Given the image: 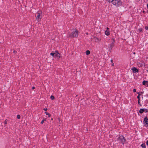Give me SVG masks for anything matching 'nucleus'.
Here are the masks:
<instances>
[{
  "instance_id": "nucleus-1",
  "label": "nucleus",
  "mask_w": 148,
  "mask_h": 148,
  "mask_svg": "<svg viewBox=\"0 0 148 148\" xmlns=\"http://www.w3.org/2000/svg\"><path fill=\"white\" fill-rule=\"evenodd\" d=\"M109 3H111L112 4L116 6L121 5L122 3L120 0H107Z\"/></svg>"
},
{
  "instance_id": "nucleus-2",
  "label": "nucleus",
  "mask_w": 148,
  "mask_h": 148,
  "mask_svg": "<svg viewBox=\"0 0 148 148\" xmlns=\"http://www.w3.org/2000/svg\"><path fill=\"white\" fill-rule=\"evenodd\" d=\"M50 55L53 56H54L55 58H57L58 59H59L60 58L61 55L57 51H56L55 52H52Z\"/></svg>"
},
{
  "instance_id": "nucleus-3",
  "label": "nucleus",
  "mask_w": 148,
  "mask_h": 148,
  "mask_svg": "<svg viewBox=\"0 0 148 148\" xmlns=\"http://www.w3.org/2000/svg\"><path fill=\"white\" fill-rule=\"evenodd\" d=\"M78 32L77 30H74L72 32L71 34H70V36L73 37H77L78 36Z\"/></svg>"
},
{
  "instance_id": "nucleus-4",
  "label": "nucleus",
  "mask_w": 148,
  "mask_h": 148,
  "mask_svg": "<svg viewBox=\"0 0 148 148\" xmlns=\"http://www.w3.org/2000/svg\"><path fill=\"white\" fill-rule=\"evenodd\" d=\"M42 18V13L41 12L37 13V16H36V20L38 21H40Z\"/></svg>"
},
{
  "instance_id": "nucleus-5",
  "label": "nucleus",
  "mask_w": 148,
  "mask_h": 148,
  "mask_svg": "<svg viewBox=\"0 0 148 148\" xmlns=\"http://www.w3.org/2000/svg\"><path fill=\"white\" fill-rule=\"evenodd\" d=\"M118 140L123 143H123L125 142V140L124 138V137L123 136H120L118 138Z\"/></svg>"
},
{
  "instance_id": "nucleus-6",
  "label": "nucleus",
  "mask_w": 148,
  "mask_h": 148,
  "mask_svg": "<svg viewBox=\"0 0 148 148\" xmlns=\"http://www.w3.org/2000/svg\"><path fill=\"white\" fill-rule=\"evenodd\" d=\"M132 71L134 73L138 72V69L134 67L132 68Z\"/></svg>"
},
{
  "instance_id": "nucleus-7",
  "label": "nucleus",
  "mask_w": 148,
  "mask_h": 148,
  "mask_svg": "<svg viewBox=\"0 0 148 148\" xmlns=\"http://www.w3.org/2000/svg\"><path fill=\"white\" fill-rule=\"evenodd\" d=\"M144 64V63L141 61L138 62L137 63V64L138 67H142Z\"/></svg>"
},
{
  "instance_id": "nucleus-8",
  "label": "nucleus",
  "mask_w": 148,
  "mask_h": 148,
  "mask_svg": "<svg viewBox=\"0 0 148 148\" xmlns=\"http://www.w3.org/2000/svg\"><path fill=\"white\" fill-rule=\"evenodd\" d=\"M144 123L146 124L145 125L146 126H147L146 125H147L148 123V119L147 117H145L144 118Z\"/></svg>"
},
{
  "instance_id": "nucleus-9",
  "label": "nucleus",
  "mask_w": 148,
  "mask_h": 148,
  "mask_svg": "<svg viewBox=\"0 0 148 148\" xmlns=\"http://www.w3.org/2000/svg\"><path fill=\"white\" fill-rule=\"evenodd\" d=\"M143 84L145 85L146 86H148V81H144L143 82Z\"/></svg>"
},
{
  "instance_id": "nucleus-10",
  "label": "nucleus",
  "mask_w": 148,
  "mask_h": 148,
  "mask_svg": "<svg viewBox=\"0 0 148 148\" xmlns=\"http://www.w3.org/2000/svg\"><path fill=\"white\" fill-rule=\"evenodd\" d=\"M146 110V112H147V111L146 110V109H141L140 110H139V112L142 114V113L144 112H145Z\"/></svg>"
},
{
  "instance_id": "nucleus-11",
  "label": "nucleus",
  "mask_w": 148,
  "mask_h": 148,
  "mask_svg": "<svg viewBox=\"0 0 148 148\" xmlns=\"http://www.w3.org/2000/svg\"><path fill=\"white\" fill-rule=\"evenodd\" d=\"M137 98L138 99V104H139L140 106H142V105L140 103V94H139V95L137 97Z\"/></svg>"
},
{
  "instance_id": "nucleus-12",
  "label": "nucleus",
  "mask_w": 148,
  "mask_h": 148,
  "mask_svg": "<svg viewBox=\"0 0 148 148\" xmlns=\"http://www.w3.org/2000/svg\"><path fill=\"white\" fill-rule=\"evenodd\" d=\"M94 40L96 42L100 41L101 40V39H100L95 37H94Z\"/></svg>"
},
{
  "instance_id": "nucleus-13",
  "label": "nucleus",
  "mask_w": 148,
  "mask_h": 148,
  "mask_svg": "<svg viewBox=\"0 0 148 148\" xmlns=\"http://www.w3.org/2000/svg\"><path fill=\"white\" fill-rule=\"evenodd\" d=\"M110 32L109 30H106L105 31V34L106 35L108 36L110 34Z\"/></svg>"
},
{
  "instance_id": "nucleus-14",
  "label": "nucleus",
  "mask_w": 148,
  "mask_h": 148,
  "mask_svg": "<svg viewBox=\"0 0 148 148\" xmlns=\"http://www.w3.org/2000/svg\"><path fill=\"white\" fill-rule=\"evenodd\" d=\"M86 55H89L90 53V52L89 50H87L86 52Z\"/></svg>"
},
{
  "instance_id": "nucleus-15",
  "label": "nucleus",
  "mask_w": 148,
  "mask_h": 148,
  "mask_svg": "<svg viewBox=\"0 0 148 148\" xmlns=\"http://www.w3.org/2000/svg\"><path fill=\"white\" fill-rule=\"evenodd\" d=\"M141 146L143 148H145V144H143L141 145Z\"/></svg>"
},
{
  "instance_id": "nucleus-16",
  "label": "nucleus",
  "mask_w": 148,
  "mask_h": 148,
  "mask_svg": "<svg viewBox=\"0 0 148 148\" xmlns=\"http://www.w3.org/2000/svg\"><path fill=\"white\" fill-rule=\"evenodd\" d=\"M46 119H44L42 120L41 121V123L42 124H43L44 123V121H46Z\"/></svg>"
},
{
  "instance_id": "nucleus-17",
  "label": "nucleus",
  "mask_w": 148,
  "mask_h": 148,
  "mask_svg": "<svg viewBox=\"0 0 148 148\" xmlns=\"http://www.w3.org/2000/svg\"><path fill=\"white\" fill-rule=\"evenodd\" d=\"M137 94H138V95H139V94L140 95L141 94H142L143 93V92H137Z\"/></svg>"
},
{
  "instance_id": "nucleus-18",
  "label": "nucleus",
  "mask_w": 148,
  "mask_h": 148,
  "mask_svg": "<svg viewBox=\"0 0 148 148\" xmlns=\"http://www.w3.org/2000/svg\"><path fill=\"white\" fill-rule=\"evenodd\" d=\"M45 114H46V115H47L49 117H50L51 115L48 113L47 112H45Z\"/></svg>"
},
{
  "instance_id": "nucleus-19",
  "label": "nucleus",
  "mask_w": 148,
  "mask_h": 148,
  "mask_svg": "<svg viewBox=\"0 0 148 148\" xmlns=\"http://www.w3.org/2000/svg\"><path fill=\"white\" fill-rule=\"evenodd\" d=\"M51 99L52 100H53L54 99V97L52 95L51 97Z\"/></svg>"
},
{
  "instance_id": "nucleus-20",
  "label": "nucleus",
  "mask_w": 148,
  "mask_h": 148,
  "mask_svg": "<svg viewBox=\"0 0 148 148\" xmlns=\"http://www.w3.org/2000/svg\"><path fill=\"white\" fill-rule=\"evenodd\" d=\"M17 118L18 119H19L20 118V116L19 115H17Z\"/></svg>"
},
{
  "instance_id": "nucleus-21",
  "label": "nucleus",
  "mask_w": 148,
  "mask_h": 148,
  "mask_svg": "<svg viewBox=\"0 0 148 148\" xmlns=\"http://www.w3.org/2000/svg\"><path fill=\"white\" fill-rule=\"evenodd\" d=\"M113 45L112 44L110 45V47L111 48V49H112V48Z\"/></svg>"
},
{
  "instance_id": "nucleus-22",
  "label": "nucleus",
  "mask_w": 148,
  "mask_h": 148,
  "mask_svg": "<svg viewBox=\"0 0 148 148\" xmlns=\"http://www.w3.org/2000/svg\"><path fill=\"white\" fill-rule=\"evenodd\" d=\"M138 30L139 32H141L142 31V29H141V28H140V29H138Z\"/></svg>"
},
{
  "instance_id": "nucleus-23",
  "label": "nucleus",
  "mask_w": 148,
  "mask_h": 148,
  "mask_svg": "<svg viewBox=\"0 0 148 148\" xmlns=\"http://www.w3.org/2000/svg\"><path fill=\"white\" fill-rule=\"evenodd\" d=\"M7 119H6L5 121V124H7Z\"/></svg>"
},
{
  "instance_id": "nucleus-24",
  "label": "nucleus",
  "mask_w": 148,
  "mask_h": 148,
  "mask_svg": "<svg viewBox=\"0 0 148 148\" xmlns=\"http://www.w3.org/2000/svg\"><path fill=\"white\" fill-rule=\"evenodd\" d=\"M145 29L146 30H147L148 29V26H147L145 27Z\"/></svg>"
},
{
  "instance_id": "nucleus-25",
  "label": "nucleus",
  "mask_w": 148,
  "mask_h": 148,
  "mask_svg": "<svg viewBox=\"0 0 148 148\" xmlns=\"http://www.w3.org/2000/svg\"><path fill=\"white\" fill-rule=\"evenodd\" d=\"M112 40V44H113L114 42V40L113 39Z\"/></svg>"
},
{
  "instance_id": "nucleus-26",
  "label": "nucleus",
  "mask_w": 148,
  "mask_h": 148,
  "mask_svg": "<svg viewBox=\"0 0 148 148\" xmlns=\"http://www.w3.org/2000/svg\"><path fill=\"white\" fill-rule=\"evenodd\" d=\"M133 91L134 92H135L136 91V89H134L133 90Z\"/></svg>"
},
{
  "instance_id": "nucleus-27",
  "label": "nucleus",
  "mask_w": 148,
  "mask_h": 148,
  "mask_svg": "<svg viewBox=\"0 0 148 148\" xmlns=\"http://www.w3.org/2000/svg\"><path fill=\"white\" fill-rule=\"evenodd\" d=\"M44 110L45 111H47V108H44Z\"/></svg>"
},
{
  "instance_id": "nucleus-28",
  "label": "nucleus",
  "mask_w": 148,
  "mask_h": 148,
  "mask_svg": "<svg viewBox=\"0 0 148 148\" xmlns=\"http://www.w3.org/2000/svg\"><path fill=\"white\" fill-rule=\"evenodd\" d=\"M13 52L15 53H17V51H16L15 50H14L13 51Z\"/></svg>"
},
{
  "instance_id": "nucleus-29",
  "label": "nucleus",
  "mask_w": 148,
  "mask_h": 148,
  "mask_svg": "<svg viewBox=\"0 0 148 148\" xmlns=\"http://www.w3.org/2000/svg\"><path fill=\"white\" fill-rule=\"evenodd\" d=\"M112 65L113 66L114 65V64L113 62L112 63Z\"/></svg>"
},
{
  "instance_id": "nucleus-30",
  "label": "nucleus",
  "mask_w": 148,
  "mask_h": 148,
  "mask_svg": "<svg viewBox=\"0 0 148 148\" xmlns=\"http://www.w3.org/2000/svg\"><path fill=\"white\" fill-rule=\"evenodd\" d=\"M34 88H35V87H32V89H34Z\"/></svg>"
},
{
  "instance_id": "nucleus-31",
  "label": "nucleus",
  "mask_w": 148,
  "mask_h": 148,
  "mask_svg": "<svg viewBox=\"0 0 148 148\" xmlns=\"http://www.w3.org/2000/svg\"><path fill=\"white\" fill-rule=\"evenodd\" d=\"M147 144L148 145V140L147 142Z\"/></svg>"
},
{
  "instance_id": "nucleus-32",
  "label": "nucleus",
  "mask_w": 148,
  "mask_h": 148,
  "mask_svg": "<svg viewBox=\"0 0 148 148\" xmlns=\"http://www.w3.org/2000/svg\"><path fill=\"white\" fill-rule=\"evenodd\" d=\"M109 28L108 27H107V30H108L109 29Z\"/></svg>"
},
{
  "instance_id": "nucleus-33",
  "label": "nucleus",
  "mask_w": 148,
  "mask_h": 148,
  "mask_svg": "<svg viewBox=\"0 0 148 148\" xmlns=\"http://www.w3.org/2000/svg\"><path fill=\"white\" fill-rule=\"evenodd\" d=\"M111 62L112 63V60H111Z\"/></svg>"
},
{
  "instance_id": "nucleus-34",
  "label": "nucleus",
  "mask_w": 148,
  "mask_h": 148,
  "mask_svg": "<svg viewBox=\"0 0 148 148\" xmlns=\"http://www.w3.org/2000/svg\"><path fill=\"white\" fill-rule=\"evenodd\" d=\"M147 7L148 8V4L147 5Z\"/></svg>"
},
{
  "instance_id": "nucleus-35",
  "label": "nucleus",
  "mask_w": 148,
  "mask_h": 148,
  "mask_svg": "<svg viewBox=\"0 0 148 148\" xmlns=\"http://www.w3.org/2000/svg\"><path fill=\"white\" fill-rule=\"evenodd\" d=\"M135 52L134 53V54H135Z\"/></svg>"
}]
</instances>
